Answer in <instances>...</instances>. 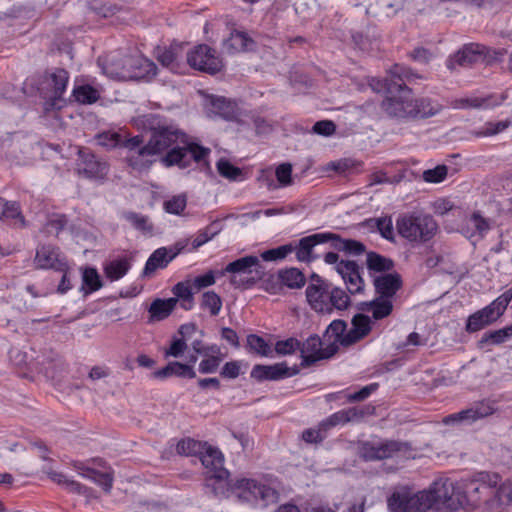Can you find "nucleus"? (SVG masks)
<instances>
[{"label": "nucleus", "mask_w": 512, "mask_h": 512, "mask_svg": "<svg viewBox=\"0 0 512 512\" xmlns=\"http://www.w3.org/2000/svg\"><path fill=\"white\" fill-rule=\"evenodd\" d=\"M490 229V220L484 218L479 211H475L470 216L466 227L463 228V233L469 239H472L473 237L476 236L479 239H482L485 237V235L488 233Z\"/></svg>", "instance_id": "7c9ffc66"}, {"label": "nucleus", "mask_w": 512, "mask_h": 512, "mask_svg": "<svg viewBox=\"0 0 512 512\" xmlns=\"http://www.w3.org/2000/svg\"><path fill=\"white\" fill-rule=\"evenodd\" d=\"M423 76L414 72L410 67L395 64L389 70L388 76L383 80H373V90L384 91L386 96L382 100L381 110L390 118H411L413 91L408 86Z\"/></svg>", "instance_id": "f03ea898"}, {"label": "nucleus", "mask_w": 512, "mask_h": 512, "mask_svg": "<svg viewBox=\"0 0 512 512\" xmlns=\"http://www.w3.org/2000/svg\"><path fill=\"white\" fill-rule=\"evenodd\" d=\"M201 307L208 309L211 316H217L222 307L221 297L214 291L204 292L202 295Z\"/></svg>", "instance_id": "3c124183"}, {"label": "nucleus", "mask_w": 512, "mask_h": 512, "mask_svg": "<svg viewBox=\"0 0 512 512\" xmlns=\"http://www.w3.org/2000/svg\"><path fill=\"white\" fill-rule=\"evenodd\" d=\"M123 219L129 222L132 227L144 235H152L154 226L149 217L133 211H125L122 214Z\"/></svg>", "instance_id": "a19ab883"}, {"label": "nucleus", "mask_w": 512, "mask_h": 512, "mask_svg": "<svg viewBox=\"0 0 512 512\" xmlns=\"http://www.w3.org/2000/svg\"><path fill=\"white\" fill-rule=\"evenodd\" d=\"M186 205V197L184 195H177L164 202V209L167 213L180 215L186 208Z\"/></svg>", "instance_id": "052dcab7"}, {"label": "nucleus", "mask_w": 512, "mask_h": 512, "mask_svg": "<svg viewBox=\"0 0 512 512\" xmlns=\"http://www.w3.org/2000/svg\"><path fill=\"white\" fill-rule=\"evenodd\" d=\"M130 269V263L127 259L112 260L104 266L105 276L111 280L116 281L124 277Z\"/></svg>", "instance_id": "79ce46f5"}, {"label": "nucleus", "mask_w": 512, "mask_h": 512, "mask_svg": "<svg viewBox=\"0 0 512 512\" xmlns=\"http://www.w3.org/2000/svg\"><path fill=\"white\" fill-rule=\"evenodd\" d=\"M331 285L309 284L306 288V298L311 308L321 313H331V307L326 301Z\"/></svg>", "instance_id": "393cba45"}, {"label": "nucleus", "mask_w": 512, "mask_h": 512, "mask_svg": "<svg viewBox=\"0 0 512 512\" xmlns=\"http://www.w3.org/2000/svg\"><path fill=\"white\" fill-rule=\"evenodd\" d=\"M393 307V300L376 296L373 299L372 318L379 321L389 317Z\"/></svg>", "instance_id": "49530a36"}, {"label": "nucleus", "mask_w": 512, "mask_h": 512, "mask_svg": "<svg viewBox=\"0 0 512 512\" xmlns=\"http://www.w3.org/2000/svg\"><path fill=\"white\" fill-rule=\"evenodd\" d=\"M217 170L222 177L229 180H237L242 175V170L226 159H220L217 162Z\"/></svg>", "instance_id": "6e6d98bb"}, {"label": "nucleus", "mask_w": 512, "mask_h": 512, "mask_svg": "<svg viewBox=\"0 0 512 512\" xmlns=\"http://www.w3.org/2000/svg\"><path fill=\"white\" fill-rule=\"evenodd\" d=\"M491 325L488 319L480 312V310L471 314L466 321L465 330L468 333L478 332L485 327Z\"/></svg>", "instance_id": "864d4df0"}, {"label": "nucleus", "mask_w": 512, "mask_h": 512, "mask_svg": "<svg viewBox=\"0 0 512 512\" xmlns=\"http://www.w3.org/2000/svg\"><path fill=\"white\" fill-rule=\"evenodd\" d=\"M326 301L331 307V312L334 308L337 310H345L351 303L349 295L343 289L332 286L330 287Z\"/></svg>", "instance_id": "37998d69"}, {"label": "nucleus", "mask_w": 512, "mask_h": 512, "mask_svg": "<svg viewBox=\"0 0 512 512\" xmlns=\"http://www.w3.org/2000/svg\"><path fill=\"white\" fill-rule=\"evenodd\" d=\"M437 228L433 216L424 213H403L396 220L398 234L409 242H428L435 236Z\"/></svg>", "instance_id": "39448f33"}, {"label": "nucleus", "mask_w": 512, "mask_h": 512, "mask_svg": "<svg viewBox=\"0 0 512 512\" xmlns=\"http://www.w3.org/2000/svg\"><path fill=\"white\" fill-rule=\"evenodd\" d=\"M211 112L219 117L232 121L238 117V109L235 102L225 97H213L210 101Z\"/></svg>", "instance_id": "c9c22d12"}, {"label": "nucleus", "mask_w": 512, "mask_h": 512, "mask_svg": "<svg viewBox=\"0 0 512 512\" xmlns=\"http://www.w3.org/2000/svg\"><path fill=\"white\" fill-rule=\"evenodd\" d=\"M285 370H282V362L272 365L256 364L253 366L250 377L258 382L278 381L283 379Z\"/></svg>", "instance_id": "2f4dec72"}, {"label": "nucleus", "mask_w": 512, "mask_h": 512, "mask_svg": "<svg viewBox=\"0 0 512 512\" xmlns=\"http://www.w3.org/2000/svg\"><path fill=\"white\" fill-rule=\"evenodd\" d=\"M263 289L273 295L281 294L283 285L279 278V272L276 275L271 274L263 280Z\"/></svg>", "instance_id": "338daca9"}, {"label": "nucleus", "mask_w": 512, "mask_h": 512, "mask_svg": "<svg viewBox=\"0 0 512 512\" xmlns=\"http://www.w3.org/2000/svg\"><path fill=\"white\" fill-rule=\"evenodd\" d=\"M447 490L442 480L434 481L429 490L413 493L403 487L394 491L387 499L390 512H427L433 508L436 512H445L444 504Z\"/></svg>", "instance_id": "7ed1b4c3"}, {"label": "nucleus", "mask_w": 512, "mask_h": 512, "mask_svg": "<svg viewBox=\"0 0 512 512\" xmlns=\"http://www.w3.org/2000/svg\"><path fill=\"white\" fill-rule=\"evenodd\" d=\"M97 143L100 146L111 149L121 145L122 138L120 134L116 132L107 131L97 135Z\"/></svg>", "instance_id": "680f3d73"}, {"label": "nucleus", "mask_w": 512, "mask_h": 512, "mask_svg": "<svg viewBox=\"0 0 512 512\" xmlns=\"http://www.w3.org/2000/svg\"><path fill=\"white\" fill-rule=\"evenodd\" d=\"M103 282L96 268L85 267L82 269L81 291L84 295L91 294L102 288Z\"/></svg>", "instance_id": "ea45409f"}, {"label": "nucleus", "mask_w": 512, "mask_h": 512, "mask_svg": "<svg viewBox=\"0 0 512 512\" xmlns=\"http://www.w3.org/2000/svg\"><path fill=\"white\" fill-rule=\"evenodd\" d=\"M202 465L207 469V475L216 473L220 469H224V457L221 451L210 445H206L198 456Z\"/></svg>", "instance_id": "72a5a7b5"}, {"label": "nucleus", "mask_w": 512, "mask_h": 512, "mask_svg": "<svg viewBox=\"0 0 512 512\" xmlns=\"http://www.w3.org/2000/svg\"><path fill=\"white\" fill-rule=\"evenodd\" d=\"M328 243L330 246L346 254L358 256L366 252V246L354 239L342 238L339 234L328 232Z\"/></svg>", "instance_id": "c85d7f7f"}, {"label": "nucleus", "mask_w": 512, "mask_h": 512, "mask_svg": "<svg viewBox=\"0 0 512 512\" xmlns=\"http://www.w3.org/2000/svg\"><path fill=\"white\" fill-rule=\"evenodd\" d=\"M156 154L151 150L146 143L142 148L136 151L128 152L126 156L127 164L139 172L149 170L155 160L152 158Z\"/></svg>", "instance_id": "cd10ccee"}, {"label": "nucleus", "mask_w": 512, "mask_h": 512, "mask_svg": "<svg viewBox=\"0 0 512 512\" xmlns=\"http://www.w3.org/2000/svg\"><path fill=\"white\" fill-rule=\"evenodd\" d=\"M230 274L229 282L234 288L250 289L259 279L264 271L258 257L247 255L228 263L219 272L220 276Z\"/></svg>", "instance_id": "0eeeda50"}, {"label": "nucleus", "mask_w": 512, "mask_h": 512, "mask_svg": "<svg viewBox=\"0 0 512 512\" xmlns=\"http://www.w3.org/2000/svg\"><path fill=\"white\" fill-rule=\"evenodd\" d=\"M144 127L150 133L147 144L151 150L156 155L166 151L161 158V163L165 167L178 166L180 169H186L192 160L197 163L205 161L211 152L209 148L191 142L184 131L160 115L146 116Z\"/></svg>", "instance_id": "f257e3e1"}, {"label": "nucleus", "mask_w": 512, "mask_h": 512, "mask_svg": "<svg viewBox=\"0 0 512 512\" xmlns=\"http://www.w3.org/2000/svg\"><path fill=\"white\" fill-rule=\"evenodd\" d=\"M207 443H203L191 438L183 439L177 444V452L181 455H194L199 456L201 451L205 449Z\"/></svg>", "instance_id": "09e8293b"}, {"label": "nucleus", "mask_w": 512, "mask_h": 512, "mask_svg": "<svg viewBox=\"0 0 512 512\" xmlns=\"http://www.w3.org/2000/svg\"><path fill=\"white\" fill-rule=\"evenodd\" d=\"M69 81V73L62 68L47 71L43 77L40 94L44 99V110H60L66 105L63 94Z\"/></svg>", "instance_id": "6e6552de"}, {"label": "nucleus", "mask_w": 512, "mask_h": 512, "mask_svg": "<svg viewBox=\"0 0 512 512\" xmlns=\"http://www.w3.org/2000/svg\"><path fill=\"white\" fill-rule=\"evenodd\" d=\"M182 56L183 45L173 43L169 47H164L163 49L158 48L156 58L163 67H166L173 73H179Z\"/></svg>", "instance_id": "b1692460"}, {"label": "nucleus", "mask_w": 512, "mask_h": 512, "mask_svg": "<svg viewBox=\"0 0 512 512\" xmlns=\"http://www.w3.org/2000/svg\"><path fill=\"white\" fill-rule=\"evenodd\" d=\"M328 243V232L315 233L299 240L297 246L294 247L296 258L300 262H312L318 257L313 254L316 245Z\"/></svg>", "instance_id": "aec40b11"}, {"label": "nucleus", "mask_w": 512, "mask_h": 512, "mask_svg": "<svg viewBox=\"0 0 512 512\" xmlns=\"http://www.w3.org/2000/svg\"><path fill=\"white\" fill-rule=\"evenodd\" d=\"M276 178L279 184L283 187L292 183V165L290 163H283L276 168Z\"/></svg>", "instance_id": "774afa93"}, {"label": "nucleus", "mask_w": 512, "mask_h": 512, "mask_svg": "<svg viewBox=\"0 0 512 512\" xmlns=\"http://www.w3.org/2000/svg\"><path fill=\"white\" fill-rule=\"evenodd\" d=\"M376 296L393 300L396 293L402 288L403 281L400 274L385 273L376 276L373 280Z\"/></svg>", "instance_id": "6ab92c4d"}, {"label": "nucleus", "mask_w": 512, "mask_h": 512, "mask_svg": "<svg viewBox=\"0 0 512 512\" xmlns=\"http://www.w3.org/2000/svg\"><path fill=\"white\" fill-rule=\"evenodd\" d=\"M77 171L78 174L88 179H104L109 171L107 162L98 158L88 148L78 151Z\"/></svg>", "instance_id": "f8f14e48"}, {"label": "nucleus", "mask_w": 512, "mask_h": 512, "mask_svg": "<svg viewBox=\"0 0 512 512\" xmlns=\"http://www.w3.org/2000/svg\"><path fill=\"white\" fill-rule=\"evenodd\" d=\"M352 328L346 333L344 344H355L365 338L372 330V322L368 315L357 313L351 320Z\"/></svg>", "instance_id": "5701e85b"}, {"label": "nucleus", "mask_w": 512, "mask_h": 512, "mask_svg": "<svg viewBox=\"0 0 512 512\" xmlns=\"http://www.w3.org/2000/svg\"><path fill=\"white\" fill-rule=\"evenodd\" d=\"M177 305V298H156L149 306V322L162 321L168 318Z\"/></svg>", "instance_id": "473e14b6"}, {"label": "nucleus", "mask_w": 512, "mask_h": 512, "mask_svg": "<svg viewBox=\"0 0 512 512\" xmlns=\"http://www.w3.org/2000/svg\"><path fill=\"white\" fill-rule=\"evenodd\" d=\"M506 341L505 332L502 328L494 331L485 332L478 341V348H484L487 345H499Z\"/></svg>", "instance_id": "13d9d810"}, {"label": "nucleus", "mask_w": 512, "mask_h": 512, "mask_svg": "<svg viewBox=\"0 0 512 512\" xmlns=\"http://www.w3.org/2000/svg\"><path fill=\"white\" fill-rule=\"evenodd\" d=\"M233 494L239 499L262 505L276 503L279 499V492L276 488L263 480L252 478H239L234 481Z\"/></svg>", "instance_id": "1a4fd4ad"}, {"label": "nucleus", "mask_w": 512, "mask_h": 512, "mask_svg": "<svg viewBox=\"0 0 512 512\" xmlns=\"http://www.w3.org/2000/svg\"><path fill=\"white\" fill-rule=\"evenodd\" d=\"M0 206L2 212L0 214V221L13 227H24L25 218L21 212L20 204L16 201H7L0 197Z\"/></svg>", "instance_id": "bb28decb"}, {"label": "nucleus", "mask_w": 512, "mask_h": 512, "mask_svg": "<svg viewBox=\"0 0 512 512\" xmlns=\"http://www.w3.org/2000/svg\"><path fill=\"white\" fill-rule=\"evenodd\" d=\"M347 417L345 414L344 409L337 411L333 414H331L328 418L324 419L320 422L321 429L324 430V432L328 431L329 429L337 426V425H344L347 424Z\"/></svg>", "instance_id": "e2e57ef3"}, {"label": "nucleus", "mask_w": 512, "mask_h": 512, "mask_svg": "<svg viewBox=\"0 0 512 512\" xmlns=\"http://www.w3.org/2000/svg\"><path fill=\"white\" fill-rule=\"evenodd\" d=\"M494 413V408L487 401L474 403L471 407L461 410L457 413L449 414L443 418L445 425L451 424H472L475 421L490 416Z\"/></svg>", "instance_id": "ddd939ff"}, {"label": "nucleus", "mask_w": 512, "mask_h": 512, "mask_svg": "<svg viewBox=\"0 0 512 512\" xmlns=\"http://www.w3.org/2000/svg\"><path fill=\"white\" fill-rule=\"evenodd\" d=\"M412 109L414 111H411V118H429L436 114H438L442 106L432 101L430 98L422 97V98H412Z\"/></svg>", "instance_id": "f704fd0d"}, {"label": "nucleus", "mask_w": 512, "mask_h": 512, "mask_svg": "<svg viewBox=\"0 0 512 512\" xmlns=\"http://www.w3.org/2000/svg\"><path fill=\"white\" fill-rule=\"evenodd\" d=\"M82 475L88 479L93 480L96 484L101 486L105 492H110L113 485V476L109 472H100L92 468H82Z\"/></svg>", "instance_id": "a18cd8bd"}, {"label": "nucleus", "mask_w": 512, "mask_h": 512, "mask_svg": "<svg viewBox=\"0 0 512 512\" xmlns=\"http://www.w3.org/2000/svg\"><path fill=\"white\" fill-rule=\"evenodd\" d=\"M278 272L283 288L287 287L289 289H299L302 288L306 283L304 274L298 268H284L280 269Z\"/></svg>", "instance_id": "e433bc0d"}, {"label": "nucleus", "mask_w": 512, "mask_h": 512, "mask_svg": "<svg viewBox=\"0 0 512 512\" xmlns=\"http://www.w3.org/2000/svg\"><path fill=\"white\" fill-rule=\"evenodd\" d=\"M336 270L341 275L351 295L363 292L365 283L361 275L362 268L355 261L340 260Z\"/></svg>", "instance_id": "2eb2a0df"}, {"label": "nucleus", "mask_w": 512, "mask_h": 512, "mask_svg": "<svg viewBox=\"0 0 512 512\" xmlns=\"http://www.w3.org/2000/svg\"><path fill=\"white\" fill-rule=\"evenodd\" d=\"M347 332V322L342 319H336L333 320L326 328L324 338H327L328 340L333 338L334 340L330 344H336L338 347L339 345L349 347L352 344H344Z\"/></svg>", "instance_id": "58836bf2"}, {"label": "nucleus", "mask_w": 512, "mask_h": 512, "mask_svg": "<svg viewBox=\"0 0 512 512\" xmlns=\"http://www.w3.org/2000/svg\"><path fill=\"white\" fill-rule=\"evenodd\" d=\"M512 300V287L506 290L503 294L493 300L489 305L480 309V312L493 324L495 323L505 312L507 306Z\"/></svg>", "instance_id": "c756f323"}, {"label": "nucleus", "mask_w": 512, "mask_h": 512, "mask_svg": "<svg viewBox=\"0 0 512 512\" xmlns=\"http://www.w3.org/2000/svg\"><path fill=\"white\" fill-rule=\"evenodd\" d=\"M366 266L370 272L389 273L394 268V261L377 252L370 251L366 254Z\"/></svg>", "instance_id": "4c0bfd02"}, {"label": "nucleus", "mask_w": 512, "mask_h": 512, "mask_svg": "<svg viewBox=\"0 0 512 512\" xmlns=\"http://www.w3.org/2000/svg\"><path fill=\"white\" fill-rule=\"evenodd\" d=\"M379 387L378 383H371L367 386L362 387L359 391L354 393H350L347 395V402H360L367 399L373 392H375Z\"/></svg>", "instance_id": "69168bd1"}, {"label": "nucleus", "mask_w": 512, "mask_h": 512, "mask_svg": "<svg viewBox=\"0 0 512 512\" xmlns=\"http://www.w3.org/2000/svg\"><path fill=\"white\" fill-rule=\"evenodd\" d=\"M247 346L250 351L260 356L267 357L271 353L269 344L264 340V338L256 334H250L247 336Z\"/></svg>", "instance_id": "603ef678"}, {"label": "nucleus", "mask_w": 512, "mask_h": 512, "mask_svg": "<svg viewBox=\"0 0 512 512\" xmlns=\"http://www.w3.org/2000/svg\"><path fill=\"white\" fill-rule=\"evenodd\" d=\"M448 168L446 165H438L433 169L423 172V179L429 183L442 182L447 176Z\"/></svg>", "instance_id": "0e129e2a"}, {"label": "nucleus", "mask_w": 512, "mask_h": 512, "mask_svg": "<svg viewBox=\"0 0 512 512\" xmlns=\"http://www.w3.org/2000/svg\"><path fill=\"white\" fill-rule=\"evenodd\" d=\"M412 446L407 441L377 439L358 441L357 453L364 461H379L394 457H409Z\"/></svg>", "instance_id": "423d86ee"}, {"label": "nucleus", "mask_w": 512, "mask_h": 512, "mask_svg": "<svg viewBox=\"0 0 512 512\" xmlns=\"http://www.w3.org/2000/svg\"><path fill=\"white\" fill-rule=\"evenodd\" d=\"M478 481L489 487L490 497H494L501 505H509L512 502L511 489L505 486L497 488L501 477L497 473L480 472L476 478Z\"/></svg>", "instance_id": "a211bd4d"}, {"label": "nucleus", "mask_w": 512, "mask_h": 512, "mask_svg": "<svg viewBox=\"0 0 512 512\" xmlns=\"http://www.w3.org/2000/svg\"><path fill=\"white\" fill-rule=\"evenodd\" d=\"M299 351L301 353L300 367L307 368L317 361L329 359L338 352L336 344H328L322 348V339L317 334L310 335L304 342L300 341Z\"/></svg>", "instance_id": "9d476101"}, {"label": "nucleus", "mask_w": 512, "mask_h": 512, "mask_svg": "<svg viewBox=\"0 0 512 512\" xmlns=\"http://www.w3.org/2000/svg\"><path fill=\"white\" fill-rule=\"evenodd\" d=\"M292 251H294V246L292 244H286L262 252L261 258L264 261H278L284 259Z\"/></svg>", "instance_id": "5fc2aeb1"}, {"label": "nucleus", "mask_w": 512, "mask_h": 512, "mask_svg": "<svg viewBox=\"0 0 512 512\" xmlns=\"http://www.w3.org/2000/svg\"><path fill=\"white\" fill-rule=\"evenodd\" d=\"M186 244L177 242L173 248L161 247L156 249L146 261L143 276H151L157 269H163L178 255L180 254Z\"/></svg>", "instance_id": "dca6fc26"}, {"label": "nucleus", "mask_w": 512, "mask_h": 512, "mask_svg": "<svg viewBox=\"0 0 512 512\" xmlns=\"http://www.w3.org/2000/svg\"><path fill=\"white\" fill-rule=\"evenodd\" d=\"M445 483L447 495L444 500L446 504L445 512H455L459 508H476L482 502L489 503V487L474 479L461 480L453 484L452 481L442 480Z\"/></svg>", "instance_id": "20e7f679"}, {"label": "nucleus", "mask_w": 512, "mask_h": 512, "mask_svg": "<svg viewBox=\"0 0 512 512\" xmlns=\"http://www.w3.org/2000/svg\"><path fill=\"white\" fill-rule=\"evenodd\" d=\"M75 101L80 104H93L100 98L99 91L91 85L76 86L72 92Z\"/></svg>", "instance_id": "c03bdc74"}, {"label": "nucleus", "mask_w": 512, "mask_h": 512, "mask_svg": "<svg viewBox=\"0 0 512 512\" xmlns=\"http://www.w3.org/2000/svg\"><path fill=\"white\" fill-rule=\"evenodd\" d=\"M68 223V219L63 214L53 215L44 225L43 231L47 235L57 237L63 231Z\"/></svg>", "instance_id": "8fccbe9b"}, {"label": "nucleus", "mask_w": 512, "mask_h": 512, "mask_svg": "<svg viewBox=\"0 0 512 512\" xmlns=\"http://www.w3.org/2000/svg\"><path fill=\"white\" fill-rule=\"evenodd\" d=\"M300 348V341L294 337L285 340H278L274 349L278 355H291Z\"/></svg>", "instance_id": "4d7b16f0"}, {"label": "nucleus", "mask_w": 512, "mask_h": 512, "mask_svg": "<svg viewBox=\"0 0 512 512\" xmlns=\"http://www.w3.org/2000/svg\"><path fill=\"white\" fill-rule=\"evenodd\" d=\"M156 379H167L172 376L185 379H194L196 372L192 365L184 364L178 361L169 362L165 367L158 369L152 373Z\"/></svg>", "instance_id": "a878e982"}, {"label": "nucleus", "mask_w": 512, "mask_h": 512, "mask_svg": "<svg viewBox=\"0 0 512 512\" xmlns=\"http://www.w3.org/2000/svg\"><path fill=\"white\" fill-rule=\"evenodd\" d=\"M347 421L349 422H358L362 420L364 417L368 415L374 414L375 408L370 405H365L362 407H349L344 409Z\"/></svg>", "instance_id": "bf43d9fd"}, {"label": "nucleus", "mask_w": 512, "mask_h": 512, "mask_svg": "<svg viewBox=\"0 0 512 512\" xmlns=\"http://www.w3.org/2000/svg\"><path fill=\"white\" fill-rule=\"evenodd\" d=\"M230 473L228 470L220 469L216 473L206 476V487L211 489V492L216 497H228L229 493L233 494V486L235 480L229 479Z\"/></svg>", "instance_id": "4be33fe9"}, {"label": "nucleus", "mask_w": 512, "mask_h": 512, "mask_svg": "<svg viewBox=\"0 0 512 512\" xmlns=\"http://www.w3.org/2000/svg\"><path fill=\"white\" fill-rule=\"evenodd\" d=\"M187 63L195 70L214 75L221 71L222 61L216 51L206 44H199L187 53Z\"/></svg>", "instance_id": "9b49d317"}, {"label": "nucleus", "mask_w": 512, "mask_h": 512, "mask_svg": "<svg viewBox=\"0 0 512 512\" xmlns=\"http://www.w3.org/2000/svg\"><path fill=\"white\" fill-rule=\"evenodd\" d=\"M486 47L477 43L465 44L461 49L449 56L446 67L455 70L457 67H468L483 60Z\"/></svg>", "instance_id": "4468645a"}, {"label": "nucleus", "mask_w": 512, "mask_h": 512, "mask_svg": "<svg viewBox=\"0 0 512 512\" xmlns=\"http://www.w3.org/2000/svg\"><path fill=\"white\" fill-rule=\"evenodd\" d=\"M34 262L38 268L64 271L66 262L59 259V248L52 245H42L36 251Z\"/></svg>", "instance_id": "412c9836"}, {"label": "nucleus", "mask_w": 512, "mask_h": 512, "mask_svg": "<svg viewBox=\"0 0 512 512\" xmlns=\"http://www.w3.org/2000/svg\"><path fill=\"white\" fill-rule=\"evenodd\" d=\"M89 6L96 15L103 18L112 17L121 10L120 6L110 1L93 0Z\"/></svg>", "instance_id": "de8ad7c7"}, {"label": "nucleus", "mask_w": 512, "mask_h": 512, "mask_svg": "<svg viewBox=\"0 0 512 512\" xmlns=\"http://www.w3.org/2000/svg\"><path fill=\"white\" fill-rule=\"evenodd\" d=\"M223 46L228 53L236 54L255 51L257 43L246 31L233 28Z\"/></svg>", "instance_id": "f3484780"}]
</instances>
